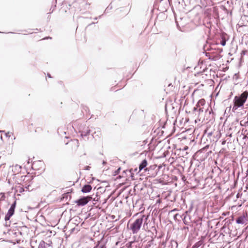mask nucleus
Masks as SVG:
<instances>
[{
	"mask_svg": "<svg viewBox=\"0 0 248 248\" xmlns=\"http://www.w3.org/2000/svg\"><path fill=\"white\" fill-rule=\"evenodd\" d=\"M248 97V92H244L240 96H235L233 100L232 110L234 111L238 108L243 106Z\"/></svg>",
	"mask_w": 248,
	"mask_h": 248,
	"instance_id": "obj_1",
	"label": "nucleus"
},
{
	"mask_svg": "<svg viewBox=\"0 0 248 248\" xmlns=\"http://www.w3.org/2000/svg\"><path fill=\"white\" fill-rule=\"evenodd\" d=\"M137 218L135 221L130 225V230L132 231L133 234L137 233L140 230L143 222V217Z\"/></svg>",
	"mask_w": 248,
	"mask_h": 248,
	"instance_id": "obj_2",
	"label": "nucleus"
},
{
	"mask_svg": "<svg viewBox=\"0 0 248 248\" xmlns=\"http://www.w3.org/2000/svg\"><path fill=\"white\" fill-rule=\"evenodd\" d=\"M67 149L72 152H76L79 145V143L77 139L71 140L66 143Z\"/></svg>",
	"mask_w": 248,
	"mask_h": 248,
	"instance_id": "obj_3",
	"label": "nucleus"
},
{
	"mask_svg": "<svg viewBox=\"0 0 248 248\" xmlns=\"http://www.w3.org/2000/svg\"><path fill=\"white\" fill-rule=\"evenodd\" d=\"M16 201H15L14 203L11 205L10 209L8 210L7 213L5 215V220L6 221L9 220L11 217L14 214L15 209L16 206Z\"/></svg>",
	"mask_w": 248,
	"mask_h": 248,
	"instance_id": "obj_4",
	"label": "nucleus"
},
{
	"mask_svg": "<svg viewBox=\"0 0 248 248\" xmlns=\"http://www.w3.org/2000/svg\"><path fill=\"white\" fill-rule=\"evenodd\" d=\"M92 199V197L91 196L84 197L76 201L75 202L78 206H84L86 205L89 201H90Z\"/></svg>",
	"mask_w": 248,
	"mask_h": 248,
	"instance_id": "obj_5",
	"label": "nucleus"
},
{
	"mask_svg": "<svg viewBox=\"0 0 248 248\" xmlns=\"http://www.w3.org/2000/svg\"><path fill=\"white\" fill-rule=\"evenodd\" d=\"M147 164L148 162L146 159H145L142 160V161L139 165V172L143 169H144L145 171L148 170V169L146 168Z\"/></svg>",
	"mask_w": 248,
	"mask_h": 248,
	"instance_id": "obj_6",
	"label": "nucleus"
},
{
	"mask_svg": "<svg viewBox=\"0 0 248 248\" xmlns=\"http://www.w3.org/2000/svg\"><path fill=\"white\" fill-rule=\"evenodd\" d=\"M92 186L90 185L84 186L82 188L81 191L83 193L89 192L92 190Z\"/></svg>",
	"mask_w": 248,
	"mask_h": 248,
	"instance_id": "obj_7",
	"label": "nucleus"
},
{
	"mask_svg": "<svg viewBox=\"0 0 248 248\" xmlns=\"http://www.w3.org/2000/svg\"><path fill=\"white\" fill-rule=\"evenodd\" d=\"M205 100L204 99H200L197 104V107H200L201 106H203L205 105Z\"/></svg>",
	"mask_w": 248,
	"mask_h": 248,
	"instance_id": "obj_8",
	"label": "nucleus"
},
{
	"mask_svg": "<svg viewBox=\"0 0 248 248\" xmlns=\"http://www.w3.org/2000/svg\"><path fill=\"white\" fill-rule=\"evenodd\" d=\"M244 217H240L236 219V222L238 224H242L244 223Z\"/></svg>",
	"mask_w": 248,
	"mask_h": 248,
	"instance_id": "obj_9",
	"label": "nucleus"
},
{
	"mask_svg": "<svg viewBox=\"0 0 248 248\" xmlns=\"http://www.w3.org/2000/svg\"><path fill=\"white\" fill-rule=\"evenodd\" d=\"M43 130V128L42 126H38L36 128V129L35 130V132H38L39 133H41V131Z\"/></svg>",
	"mask_w": 248,
	"mask_h": 248,
	"instance_id": "obj_10",
	"label": "nucleus"
},
{
	"mask_svg": "<svg viewBox=\"0 0 248 248\" xmlns=\"http://www.w3.org/2000/svg\"><path fill=\"white\" fill-rule=\"evenodd\" d=\"M220 44L223 46H224L226 45V40L224 38H222V40L220 42Z\"/></svg>",
	"mask_w": 248,
	"mask_h": 248,
	"instance_id": "obj_11",
	"label": "nucleus"
},
{
	"mask_svg": "<svg viewBox=\"0 0 248 248\" xmlns=\"http://www.w3.org/2000/svg\"><path fill=\"white\" fill-rule=\"evenodd\" d=\"M99 248H106V247L105 245H102L99 247Z\"/></svg>",
	"mask_w": 248,
	"mask_h": 248,
	"instance_id": "obj_12",
	"label": "nucleus"
},
{
	"mask_svg": "<svg viewBox=\"0 0 248 248\" xmlns=\"http://www.w3.org/2000/svg\"><path fill=\"white\" fill-rule=\"evenodd\" d=\"M199 111H203V110L202 109V108H199Z\"/></svg>",
	"mask_w": 248,
	"mask_h": 248,
	"instance_id": "obj_13",
	"label": "nucleus"
},
{
	"mask_svg": "<svg viewBox=\"0 0 248 248\" xmlns=\"http://www.w3.org/2000/svg\"><path fill=\"white\" fill-rule=\"evenodd\" d=\"M23 188H21V191H20V192H21V191H22Z\"/></svg>",
	"mask_w": 248,
	"mask_h": 248,
	"instance_id": "obj_14",
	"label": "nucleus"
},
{
	"mask_svg": "<svg viewBox=\"0 0 248 248\" xmlns=\"http://www.w3.org/2000/svg\"><path fill=\"white\" fill-rule=\"evenodd\" d=\"M23 188H21V191H20V192H21V191H22Z\"/></svg>",
	"mask_w": 248,
	"mask_h": 248,
	"instance_id": "obj_15",
	"label": "nucleus"
},
{
	"mask_svg": "<svg viewBox=\"0 0 248 248\" xmlns=\"http://www.w3.org/2000/svg\"><path fill=\"white\" fill-rule=\"evenodd\" d=\"M23 188H21V191H20V192H21V191H22Z\"/></svg>",
	"mask_w": 248,
	"mask_h": 248,
	"instance_id": "obj_16",
	"label": "nucleus"
}]
</instances>
